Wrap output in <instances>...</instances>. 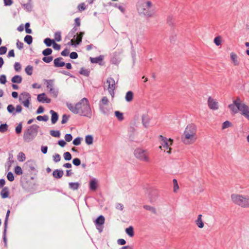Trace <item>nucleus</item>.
<instances>
[{"mask_svg":"<svg viewBox=\"0 0 249 249\" xmlns=\"http://www.w3.org/2000/svg\"><path fill=\"white\" fill-rule=\"evenodd\" d=\"M67 107L74 114L91 118L92 111L88 99L87 98H82L75 105L71 103H67Z\"/></svg>","mask_w":249,"mask_h":249,"instance_id":"nucleus-1","label":"nucleus"},{"mask_svg":"<svg viewBox=\"0 0 249 249\" xmlns=\"http://www.w3.org/2000/svg\"><path fill=\"white\" fill-rule=\"evenodd\" d=\"M196 139L195 126L193 125H187L181 136L182 141L185 144H190L194 142Z\"/></svg>","mask_w":249,"mask_h":249,"instance_id":"nucleus-2","label":"nucleus"},{"mask_svg":"<svg viewBox=\"0 0 249 249\" xmlns=\"http://www.w3.org/2000/svg\"><path fill=\"white\" fill-rule=\"evenodd\" d=\"M137 9L140 14L146 18L153 17L155 15L154 7L150 1H146L139 4Z\"/></svg>","mask_w":249,"mask_h":249,"instance_id":"nucleus-3","label":"nucleus"},{"mask_svg":"<svg viewBox=\"0 0 249 249\" xmlns=\"http://www.w3.org/2000/svg\"><path fill=\"white\" fill-rule=\"evenodd\" d=\"M39 126L37 124L30 126L23 134V140L25 142H29L32 141L37 136Z\"/></svg>","mask_w":249,"mask_h":249,"instance_id":"nucleus-4","label":"nucleus"},{"mask_svg":"<svg viewBox=\"0 0 249 249\" xmlns=\"http://www.w3.org/2000/svg\"><path fill=\"white\" fill-rule=\"evenodd\" d=\"M232 202L243 208L249 207V196L233 194L231 195Z\"/></svg>","mask_w":249,"mask_h":249,"instance_id":"nucleus-5","label":"nucleus"},{"mask_svg":"<svg viewBox=\"0 0 249 249\" xmlns=\"http://www.w3.org/2000/svg\"><path fill=\"white\" fill-rule=\"evenodd\" d=\"M134 154L135 157L142 161L149 162V152L147 150L138 148L135 150Z\"/></svg>","mask_w":249,"mask_h":249,"instance_id":"nucleus-6","label":"nucleus"},{"mask_svg":"<svg viewBox=\"0 0 249 249\" xmlns=\"http://www.w3.org/2000/svg\"><path fill=\"white\" fill-rule=\"evenodd\" d=\"M108 103L109 100L106 96L103 97L99 102V109L100 111L105 115L108 114L109 110L105 107L108 105Z\"/></svg>","mask_w":249,"mask_h":249,"instance_id":"nucleus-7","label":"nucleus"},{"mask_svg":"<svg viewBox=\"0 0 249 249\" xmlns=\"http://www.w3.org/2000/svg\"><path fill=\"white\" fill-rule=\"evenodd\" d=\"M107 89L111 96L113 97L114 95V90L115 89L116 85L114 79L112 77H109L107 80Z\"/></svg>","mask_w":249,"mask_h":249,"instance_id":"nucleus-8","label":"nucleus"},{"mask_svg":"<svg viewBox=\"0 0 249 249\" xmlns=\"http://www.w3.org/2000/svg\"><path fill=\"white\" fill-rule=\"evenodd\" d=\"M208 105L209 107L213 110H216L218 108V102L215 101L211 97L208 98Z\"/></svg>","mask_w":249,"mask_h":249,"instance_id":"nucleus-9","label":"nucleus"},{"mask_svg":"<svg viewBox=\"0 0 249 249\" xmlns=\"http://www.w3.org/2000/svg\"><path fill=\"white\" fill-rule=\"evenodd\" d=\"M37 100L39 102L42 103H50L51 102V99L47 97L44 93L38 94L37 95Z\"/></svg>","mask_w":249,"mask_h":249,"instance_id":"nucleus-10","label":"nucleus"},{"mask_svg":"<svg viewBox=\"0 0 249 249\" xmlns=\"http://www.w3.org/2000/svg\"><path fill=\"white\" fill-rule=\"evenodd\" d=\"M62 57H57L54 59L53 63L55 67H62L65 66V63L64 62L62 61L63 60Z\"/></svg>","mask_w":249,"mask_h":249,"instance_id":"nucleus-11","label":"nucleus"},{"mask_svg":"<svg viewBox=\"0 0 249 249\" xmlns=\"http://www.w3.org/2000/svg\"><path fill=\"white\" fill-rule=\"evenodd\" d=\"M142 123L143 125L145 127L147 128L149 126L150 118L147 114H143L142 117Z\"/></svg>","mask_w":249,"mask_h":249,"instance_id":"nucleus-12","label":"nucleus"},{"mask_svg":"<svg viewBox=\"0 0 249 249\" xmlns=\"http://www.w3.org/2000/svg\"><path fill=\"white\" fill-rule=\"evenodd\" d=\"M64 175V172L62 170L56 169L54 170L53 172V177L59 179L61 178Z\"/></svg>","mask_w":249,"mask_h":249,"instance_id":"nucleus-13","label":"nucleus"},{"mask_svg":"<svg viewBox=\"0 0 249 249\" xmlns=\"http://www.w3.org/2000/svg\"><path fill=\"white\" fill-rule=\"evenodd\" d=\"M50 113L52 115L51 116V122L52 124H55L58 119V113L56 112H55L53 110H51L50 111Z\"/></svg>","mask_w":249,"mask_h":249,"instance_id":"nucleus-14","label":"nucleus"},{"mask_svg":"<svg viewBox=\"0 0 249 249\" xmlns=\"http://www.w3.org/2000/svg\"><path fill=\"white\" fill-rule=\"evenodd\" d=\"M233 103L234 104V105H236V107L238 108L239 110H241L242 109V107H244V106H246L247 105H245L244 103H242L240 101V99L239 98H237L236 100H234L233 101Z\"/></svg>","mask_w":249,"mask_h":249,"instance_id":"nucleus-15","label":"nucleus"},{"mask_svg":"<svg viewBox=\"0 0 249 249\" xmlns=\"http://www.w3.org/2000/svg\"><path fill=\"white\" fill-rule=\"evenodd\" d=\"M105 222L104 217L101 215L97 217L95 221V224L96 226H102Z\"/></svg>","mask_w":249,"mask_h":249,"instance_id":"nucleus-16","label":"nucleus"},{"mask_svg":"<svg viewBox=\"0 0 249 249\" xmlns=\"http://www.w3.org/2000/svg\"><path fill=\"white\" fill-rule=\"evenodd\" d=\"M240 111L241 112V114L244 115L249 120V107L248 106H244V107H242Z\"/></svg>","mask_w":249,"mask_h":249,"instance_id":"nucleus-17","label":"nucleus"},{"mask_svg":"<svg viewBox=\"0 0 249 249\" xmlns=\"http://www.w3.org/2000/svg\"><path fill=\"white\" fill-rule=\"evenodd\" d=\"M160 138L162 142L161 144L163 147L167 149L169 146L167 139L166 137L162 136V135H160Z\"/></svg>","mask_w":249,"mask_h":249,"instance_id":"nucleus-18","label":"nucleus"},{"mask_svg":"<svg viewBox=\"0 0 249 249\" xmlns=\"http://www.w3.org/2000/svg\"><path fill=\"white\" fill-rule=\"evenodd\" d=\"M97 188V182L95 178H93L89 181V189L91 191H95Z\"/></svg>","mask_w":249,"mask_h":249,"instance_id":"nucleus-19","label":"nucleus"},{"mask_svg":"<svg viewBox=\"0 0 249 249\" xmlns=\"http://www.w3.org/2000/svg\"><path fill=\"white\" fill-rule=\"evenodd\" d=\"M202 214H199L196 220L195 221L196 225L199 228H202L204 227V223L202 220Z\"/></svg>","mask_w":249,"mask_h":249,"instance_id":"nucleus-20","label":"nucleus"},{"mask_svg":"<svg viewBox=\"0 0 249 249\" xmlns=\"http://www.w3.org/2000/svg\"><path fill=\"white\" fill-rule=\"evenodd\" d=\"M84 34V32H81L79 34L76 33V36L74 38L76 39L75 44L79 45L81 43L82 37Z\"/></svg>","mask_w":249,"mask_h":249,"instance_id":"nucleus-21","label":"nucleus"},{"mask_svg":"<svg viewBox=\"0 0 249 249\" xmlns=\"http://www.w3.org/2000/svg\"><path fill=\"white\" fill-rule=\"evenodd\" d=\"M80 184L78 182H70L69 183V187L70 189L75 191L77 190L80 187Z\"/></svg>","mask_w":249,"mask_h":249,"instance_id":"nucleus-22","label":"nucleus"},{"mask_svg":"<svg viewBox=\"0 0 249 249\" xmlns=\"http://www.w3.org/2000/svg\"><path fill=\"white\" fill-rule=\"evenodd\" d=\"M31 97L30 94L26 92H24L21 93V96L19 97V100L21 101L22 99L23 100L31 99Z\"/></svg>","mask_w":249,"mask_h":249,"instance_id":"nucleus-23","label":"nucleus"},{"mask_svg":"<svg viewBox=\"0 0 249 249\" xmlns=\"http://www.w3.org/2000/svg\"><path fill=\"white\" fill-rule=\"evenodd\" d=\"M231 58L234 65L237 66L239 65V62L237 59V56L235 53H231Z\"/></svg>","mask_w":249,"mask_h":249,"instance_id":"nucleus-24","label":"nucleus"},{"mask_svg":"<svg viewBox=\"0 0 249 249\" xmlns=\"http://www.w3.org/2000/svg\"><path fill=\"white\" fill-rule=\"evenodd\" d=\"M133 95L134 94L132 91H128L126 92L125 96V100L128 102H130L132 101L133 98Z\"/></svg>","mask_w":249,"mask_h":249,"instance_id":"nucleus-25","label":"nucleus"},{"mask_svg":"<svg viewBox=\"0 0 249 249\" xmlns=\"http://www.w3.org/2000/svg\"><path fill=\"white\" fill-rule=\"evenodd\" d=\"M0 195L2 198L8 197L9 195L8 188L7 187L3 188L0 192Z\"/></svg>","mask_w":249,"mask_h":249,"instance_id":"nucleus-26","label":"nucleus"},{"mask_svg":"<svg viewBox=\"0 0 249 249\" xmlns=\"http://www.w3.org/2000/svg\"><path fill=\"white\" fill-rule=\"evenodd\" d=\"M103 59V56L100 55L96 57H90V62L92 63H99Z\"/></svg>","mask_w":249,"mask_h":249,"instance_id":"nucleus-27","label":"nucleus"},{"mask_svg":"<svg viewBox=\"0 0 249 249\" xmlns=\"http://www.w3.org/2000/svg\"><path fill=\"white\" fill-rule=\"evenodd\" d=\"M22 78L21 76L17 75L12 77L11 81L14 83L19 84L22 82Z\"/></svg>","mask_w":249,"mask_h":249,"instance_id":"nucleus-28","label":"nucleus"},{"mask_svg":"<svg viewBox=\"0 0 249 249\" xmlns=\"http://www.w3.org/2000/svg\"><path fill=\"white\" fill-rule=\"evenodd\" d=\"M78 30V28L74 26L73 28L71 30V31L69 33L68 36L69 37H73V38H75L76 36V33Z\"/></svg>","mask_w":249,"mask_h":249,"instance_id":"nucleus-29","label":"nucleus"},{"mask_svg":"<svg viewBox=\"0 0 249 249\" xmlns=\"http://www.w3.org/2000/svg\"><path fill=\"white\" fill-rule=\"evenodd\" d=\"M126 233L130 237H132L134 235V228L132 226H129L125 229Z\"/></svg>","mask_w":249,"mask_h":249,"instance_id":"nucleus-30","label":"nucleus"},{"mask_svg":"<svg viewBox=\"0 0 249 249\" xmlns=\"http://www.w3.org/2000/svg\"><path fill=\"white\" fill-rule=\"evenodd\" d=\"M26 166L28 167L30 170L34 171L35 170V164L33 161H28L26 163Z\"/></svg>","mask_w":249,"mask_h":249,"instance_id":"nucleus-31","label":"nucleus"},{"mask_svg":"<svg viewBox=\"0 0 249 249\" xmlns=\"http://www.w3.org/2000/svg\"><path fill=\"white\" fill-rule=\"evenodd\" d=\"M118 54H119V53L115 52L113 53V56L112 58L111 61L114 64H117L120 61V59L117 58V56Z\"/></svg>","mask_w":249,"mask_h":249,"instance_id":"nucleus-32","label":"nucleus"},{"mask_svg":"<svg viewBox=\"0 0 249 249\" xmlns=\"http://www.w3.org/2000/svg\"><path fill=\"white\" fill-rule=\"evenodd\" d=\"M93 138L91 135H89L85 137L86 143L88 145H90L93 143Z\"/></svg>","mask_w":249,"mask_h":249,"instance_id":"nucleus-33","label":"nucleus"},{"mask_svg":"<svg viewBox=\"0 0 249 249\" xmlns=\"http://www.w3.org/2000/svg\"><path fill=\"white\" fill-rule=\"evenodd\" d=\"M229 108L231 110V111L234 114L237 113L239 109L236 107V105L234 104H231L229 105Z\"/></svg>","mask_w":249,"mask_h":249,"instance_id":"nucleus-34","label":"nucleus"},{"mask_svg":"<svg viewBox=\"0 0 249 249\" xmlns=\"http://www.w3.org/2000/svg\"><path fill=\"white\" fill-rule=\"evenodd\" d=\"M45 82L47 84V88L48 89H50L51 88H54V81L53 80H45Z\"/></svg>","mask_w":249,"mask_h":249,"instance_id":"nucleus-35","label":"nucleus"},{"mask_svg":"<svg viewBox=\"0 0 249 249\" xmlns=\"http://www.w3.org/2000/svg\"><path fill=\"white\" fill-rule=\"evenodd\" d=\"M143 207L144 209H145L147 211H149L154 214L156 213V209H155V208H154L153 207H152L149 205H144L143 206Z\"/></svg>","mask_w":249,"mask_h":249,"instance_id":"nucleus-36","label":"nucleus"},{"mask_svg":"<svg viewBox=\"0 0 249 249\" xmlns=\"http://www.w3.org/2000/svg\"><path fill=\"white\" fill-rule=\"evenodd\" d=\"M50 93L53 97L54 98H56L57 97L58 94V91L57 89L53 88H51L49 90Z\"/></svg>","mask_w":249,"mask_h":249,"instance_id":"nucleus-37","label":"nucleus"},{"mask_svg":"<svg viewBox=\"0 0 249 249\" xmlns=\"http://www.w3.org/2000/svg\"><path fill=\"white\" fill-rule=\"evenodd\" d=\"M54 40L51 39L50 38H46L44 40V43L48 47H50L53 44Z\"/></svg>","mask_w":249,"mask_h":249,"instance_id":"nucleus-38","label":"nucleus"},{"mask_svg":"<svg viewBox=\"0 0 249 249\" xmlns=\"http://www.w3.org/2000/svg\"><path fill=\"white\" fill-rule=\"evenodd\" d=\"M24 41L28 45H30L33 42V37L30 35H26L24 37Z\"/></svg>","mask_w":249,"mask_h":249,"instance_id":"nucleus-39","label":"nucleus"},{"mask_svg":"<svg viewBox=\"0 0 249 249\" xmlns=\"http://www.w3.org/2000/svg\"><path fill=\"white\" fill-rule=\"evenodd\" d=\"M50 133L51 135L54 137L59 138L60 136V133L59 130H52Z\"/></svg>","mask_w":249,"mask_h":249,"instance_id":"nucleus-40","label":"nucleus"},{"mask_svg":"<svg viewBox=\"0 0 249 249\" xmlns=\"http://www.w3.org/2000/svg\"><path fill=\"white\" fill-rule=\"evenodd\" d=\"M33 67L31 65H28L26 67L25 71L28 75H31L33 74Z\"/></svg>","mask_w":249,"mask_h":249,"instance_id":"nucleus-41","label":"nucleus"},{"mask_svg":"<svg viewBox=\"0 0 249 249\" xmlns=\"http://www.w3.org/2000/svg\"><path fill=\"white\" fill-rule=\"evenodd\" d=\"M79 73L82 75L88 76L89 74V71L88 69H86L84 68H81Z\"/></svg>","mask_w":249,"mask_h":249,"instance_id":"nucleus-42","label":"nucleus"},{"mask_svg":"<svg viewBox=\"0 0 249 249\" xmlns=\"http://www.w3.org/2000/svg\"><path fill=\"white\" fill-rule=\"evenodd\" d=\"M25 159L26 158L25 154L22 152H19L18 155V160L19 161H23L25 160Z\"/></svg>","mask_w":249,"mask_h":249,"instance_id":"nucleus-43","label":"nucleus"},{"mask_svg":"<svg viewBox=\"0 0 249 249\" xmlns=\"http://www.w3.org/2000/svg\"><path fill=\"white\" fill-rule=\"evenodd\" d=\"M7 111L10 113H12L13 115H16V112H15V107L13 105H9L7 107Z\"/></svg>","mask_w":249,"mask_h":249,"instance_id":"nucleus-44","label":"nucleus"},{"mask_svg":"<svg viewBox=\"0 0 249 249\" xmlns=\"http://www.w3.org/2000/svg\"><path fill=\"white\" fill-rule=\"evenodd\" d=\"M53 52L51 48H46L42 51V54L44 56H48L52 54Z\"/></svg>","mask_w":249,"mask_h":249,"instance_id":"nucleus-45","label":"nucleus"},{"mask_svg":"<svg viewBox=\"0 0 249 249\" xmlns=\"http://www.w3.org/2000/svg\"><path fill=\"white\" fill-rule=\"evenodd\" d=\"M115 115L119 121H122L124 119L123 114L119 111H115Z\"/></svg>","mask_w":249,"mask_h":249,"instance_id":"nucleus-46","label":"nucleus"},{"mask_svg":"<svg viewBox=\"0 0 249 249\" xmlns=\"http://www.w3.org/2000/svg\"><path fill=\"white\" fill-rule=\"evenodd\" d=\"M36 119L39 121H44L47 122L49 119L48 116L45 115L44 116H38L36 117Z\"/></svg>","mask_w":249,"mask_h":249,"instance_id":"nucleus-47","label":"nucleus"},{"mask_svg":"<svg viewBox=\"0 0 249 249\" xmlns=\"http://www.w3.org/2000/svg\"><path fill=\"white\" fill-rule=\"evenodd\" d=\"M53 60V57L52 56H45L43 57L42 60L47 63H50Z\"/></svg>","mask_w":249,"mask_h":249,"instance_id":"nucleus-48","label":"nucleus"},{"mask_svg":"<svg viewBox=\"0 0 249 249\" xmlns=\"http://www.w3.org/2000/svg\"><path fill=\"white\" fill-rule=\"evenodd\" d=\"M231 125H232V124L230 121H226L223 123L222 129H225L226 128H227L231 126Z\"/></svg>","mask_w":249,"mask_h":249,"instance_id":"nucleus-49","label":"nucleus"},{"mask_svg":"<svg viewBox=\"0 0 249 249\" xmlns=\"http://www.w3.org/2000/svg\"><path fill=\"white\" fill-rule=\"evenodd\" d=\"M8 129V125L6 124H1L0 125V132L4 133L7 131Z\"/></svg>","mask_w":249,"mask_h":249,"instance_id":"nucleus-50","label":"nucleus"},{"mask_svg":"<svg viewBox=\"0 0 249 249\" xmlns=\"http://www.w3.org/2000/svg\"><path fill=\"white\" fill-rule=\"evenodd\" d=\"M173 189H174V192H177V191L179 189V186L177 180L176 179H174L173 180Z\"/></svg>","mask_w":249,"mask_h":249,"instance_id":"nucleus-51","label":"nucleus"},{"mask_svg":"<svg viewBox=\"0 0 249 249\" xmlns=\"http://www.w3.org/2000/svg\"><path fill=\"white\" fill-rule=\"evenodd\" d=\"M70 115H68L66 114H63L62 116L61 124H66L68 122L69 119L70 118Z\"/></svg>","mask_w":249,"mask_h":249,"instance_id":"nucleus-52","label":"nucleus"},{"mask_svg":"<svg viewBox=\"0 0 249 249\" xmlns=\"http://www.w3.org/2000/svg\"><path fill=\"white\" fill-rule=\"evenodd\" d=\"M15 173L18 175H21L23 174L21 168L19 166H17L15 168Z\"/></svg>","mask_w":249,"mask_h":249,"instance_id":"nucleus-53","label":"nucleus"},{"mask_svg":"<svg viewBox=\"0 0 249 249\" xmlns=\"http://www.w3.org/2000/svg\"><path fill=\"white\" fill-rule=\"evenodd\" d=\"M64 158L66 160H70L71 159V155L69 152H66L63 155Z\"/></svg>","mask_w":249,"mask_h":249,"instance_id":"nucleus-54","label":"nucleus"},{"mask_svg":"<svg viewBox=\"0 0 249 249\" xmlns=\"http://www.w3.org/2000/svg\"><path fill=\"white\" fill-rule=\"evenodd\" d=\"M54 38L57 41H60L61 40V36L60 32H56L54 34Z\"/></svg>","mask_w":249,"mask_h":249,"instance_id":"nucleus-55","label":"nucleus"},{"mask_svg":"<svg viewBox=\"0 0 249 249\" xmlns=\"http://www.w3.org/2000/svg\"><path fill=\"white\" fill-rule=\"evenodd\" d=\"M10 213V210H8L6 213V217H5V219L4 220V227H5L6 228H7V227H8V217L9 216Z\"/></svg>","mask_w":249,"mask_h":249,"instance_id":"nucleus-56","label":"nucleus"},{"mask_svg":"<svg viewBox=\"0 0 249 249\" xmlns=\"http://www.w3.org/2000/svg\"><path fill=\"white\" fill-rule=\"evenodd\" d=\"M82 138L80 137H77L74 139L73 141V144L75 145H79L81 143V142Z\"/></svg>","mask_w":249,"mask_h":249,"instance_id":"nucleus-57","label":"nucleus"},{"mask_svg":"<svg viewBox=\"0 0 249 249\" xmlns=\"http://www.w3.org/2000/svg\"><path fill=\"white\" fill-rule=\"evenodd\" d=\"M30 26V24L29 22H27L25 24V32L27 34H31L32 33V30L29 28Z\"/></svg>","mask_w":249,"mask_h":249,"instance_id":"nucleus-58","label":"nucleus"},{"mask_svg":"<svg viewBox=\"0 0 249 249\" xmlns=\"http://www.w3.org/2000/svg\"><path fill=\"white\" fill-rule=\"evenodd\" d=\"M14 69L16 71H19L21 69L20 64L19 62H15L14 64Z\"/></svg>","mask_w":249,"mask_h":249,"instance_id":"nucleus-59","label":"nucleus"},{"mask_svg":"<svg viewBox=\"0 0 249 249\" xmlns=\"http://www.w3.org/2000/svg\"><path fill=\"white\" fill-rule=\"evenodd\" d=\"M7 179L10 181H13L14 180V176L12 172H9L7 175Z\"/></svg>","mask_w":249,"mask_h":249,"instance_id":"nucleus-60","label":"nucleus"},{"mask_svg":"<svg viewBox=\"0 0 249 249\" xmlns=\"http://www.w3.org/2000/svg\"><path fill=\"white\" fill-rule=\"evenodd\" d=\"M53 160L55 162H58L60 161V160H61V157H60V155L58 154H55L53 156Z\"/></svg>","mask_w":249,"mask_h":249,"instance_id":"nucleus-61","label":"nucleus"},{"mask_svg":"<svg viewBox=\"0 0 249 249\" xmlns=\"http://www.w3.org/2000/svg\"><path fill=\"white\" fill-rule=\"evenodd\" d=\"M15 131L17 134H19L21 132V131H22V123H20L18 125V126L16 127Z\"/></svg>","mask_w":249,"mask_h":249,"instance_id":"nucleus-62","label":"nucleus"},{"mask_svg":"<svg viewBox=\"0 0 249 249\" xmlns=\"http://www.w3.org/2000/svg\"><path fill=\"white\" fill-rule=\"evenodd\" d=\"M23 7H24V9H27L28 11H31L32 9V6L31 4L30 3L24 4L23 5Z\"/></svg>","mask_w":249,"mask_h":249,"instance_id":"nucleus-63","label":"nucleus"},{"mask_svg":"<svg viewBox=\"0 0 249 249\" xmlns=\"http://www.w3.org/2000/svg\"><path fill=\"white\" fill-rule=\"evenodd\" d=\"M72 163L75 166H79L81 164V160L78 158H75L72 160Z\"/></svg>","mask_w":249,"mask_h":249,"instance_id":"nucleus-64","label":"nucleus"}]
</instances>
